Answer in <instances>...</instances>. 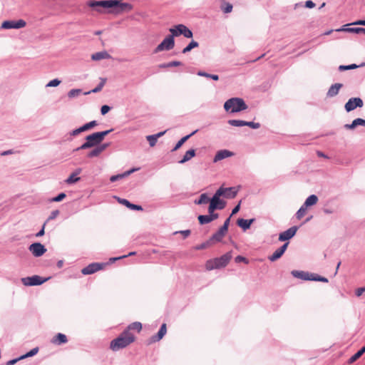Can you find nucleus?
Listing matches in <instances>:
<instances>
[{"label": "nucleus", "instance_id": "338daca9", "mask_svg": "<svg viewBox=\"0 0 365 365\" xmlns=\"http://www.w3.org/2000/svg\"><path fill=\"white\" fill-rule=\"evenodd\" d=\"M209 215L210 217L212 219V221L218 218L219 216L217 213H214V212L212 214H210Z\"/></svg>", "mask_w": 365, "mask_h": 365}, {"label": "nucleus", "instance_id": "0eeeda50", "mask_svg": "<svg viewBox=\"0 0 365 365\" xmlns=\"http://www.w3.org/2000/svg\"><path fill=\"white\" fill-rule=\"evenodd\" d=\"M171 35L174 38L175 36H179L180 35H183L186 38H192V32L185 25L183 24H178L173 28L169 29Z\"/></svg>", "mask_w": 365, "mask_h": 365}, {"label": "nucleus", "instance_id": "9d476101", "mask_svg": "<svg viewBox=\"0 0 365 365\" xmlns=\"http://www.w3.org/2000/svg\"><path fill=\"white\" fill-rule=\"evenodd\" d=\"M26 25V23L23 19L18 21H5L1 24V28L4 29H21L25 27Z\"/></svg>", "mask_w": 365, "mask_h": 365}, {"label": "nucleus", "instance_id": "37998d69", "mask_svg": "<svg viewBox=\"0 0 365 365\" xmlns=\"http://www.w3.org/2000/svg\"><path fill=\"white\" fill-rule=\"evenodd\" d=\"M38 347L34 348L33 349H31L30 351H29L25 355L21 356L19 358V359H25V358H27V357L33 356L35 354H36L38 353Z\"/></svg>", "mask_w": 365, "mask_h": 365}, {"label": "nucleus", "instance_id": "473e14b6", "mask_svg": "<svg viewBox=\"0 0 365 365\" xmlns=\"http://www.w3.org/2000/svg\"><path fill=\"white\" fill-rule=\"evenodd\" d=\"M207 202L210 203V199L208 197L207 193L201 194L200 198L195 200V203L197 205L207 204Z\"/></svg>", "mask_w": 365, "mask_h": 365}, {"label": "nucleus", "instance_id": "2f4dec72", "mask_svg": "<svg viewBox=\"0 0 365 365\" xmlns=\"http://www.w3.org/2000/svg\"><path fill=\"white\" fill-rule=\"evenodd\" d=\"M232 5L230 3L227 2L225 0L222 1L220 9L224 13L228 14L232 12Z\"/></svg>", "mask_w": 365, "mask_h": 365}, {"label": "nucleus", "instance_id": "2eb2a0df", "mask_svg": "<svg viewBox=\"0 0 365 365\" xmlns=\"http://www.w3.org/2000/svg\"><path fill=\"white\" fill-rule=\"evenodd\" d=\"M297 230V227H292L287 230L282 232L279 235V241H286L289 239H291L292 237L294 236Z\"/></svg>", "mask_w": 365, "mask_h": 365}, {"label": "nucleus", "instance_id": "13d9d810", "mask_svg": "<svg viewBox=\"0 0 365 365\" xmlns=\"http://www.w3.org/2000/svg\"><path fill=\"white\" fill-rule=\"evenodd\" d=\"M364 292H365V288H364V287L358 288L356 290V295L357 297H360Z\"/></svg>", "mask_w": 365, "mask_h": 365}, {"label": "nucleus", "instance_id": "4d7b16f0", "mask_svg": "<svg viewBox=\"0 0 365 365\" xmlns=\"http://www.w3.org/2000/svg\"><path fill=\"white\" fill-rule=\"evenodd\" d=\"M230 217H228L224 222V225L221 227V228L223 230H225L227 232V230H228V226H229V224H230Z\"/></svg>", "mask_w": 365, "mask_h": 365}, {"label": "nucleus", "instance_id": "c85d7f7f", "mask_svg": "<svg viewBox=\"0 0 365 365\" xmlns=\"http://www.w3.org/2000/svg\"><path fill=\"white\" fill-rule=\"evenodd\" d=\"M81 171V169L76 170L75 173H72L66 180V182L67 184H72L74 182H76L80 180L79 177H76L77 175H78Z\"/></svg>", "mask_w": 365, "mask_h": 365}, {"label": "nucleus", "instance_id": "423d86ee", "mask_svg": "<svg viewBox=\"0 0 365 365\" xmlns=\"http://www.w3.org/2000/svg\"><path fill=\"white\" fill-rule=\"evenodd\" d=\"M222 190H217L213 197L210 199V203L208 207L209 214H212L215 210H222L226 202L220 200V197L222 196Z\"/></svg>", "mask_w": 365, "mask_h": 365}, {"label": "nucleus", "instance_id": "6ab92c4d", "mask_svg": "<svg viewBox=\"0 0 365 365\" xmlns=\"http://www.w3.org/2000/svg\"><path fill=\"white\" fill-rule=\"evenodd\" d=\"M108 146V144H102L99 146L96 147L93 150H92L91 152H89L87 155L88 158H94L97 157L101 155V153L104 151L107 147Z\"/></svg>", "mask_w": 365, "mask_h": 365}, {"label": "nucleus", "instance_id": "6e6d98bb", "mask_svg": "<svg viewBox=\"0 0 365 365\" xmlns=\"http://www.w3.org/2000/svg\"><path fill=\"white\" fill-rule=\"evenodd\" d=\"M59 215V211L58 210L52 211L50 216L48 218V220H51L55 219Z\"/></svg>", "mask_w": 365, "mask_h": 365}, {"label": "nucleus", "instance_id": "dca6fc26", "mask_svg": "<svg viewBox=\"0 0 365 365\" xmlns=\"http://www.w3.org/2000/svg\"><path fill=\"white\" fill-rule=\"evenodd\" d=\"M289 242L284 243L281 247L275 250V252L272 255L269 256L268 259L272 262L276 261L277 259H279L286 251Z\"/></svg>", "mask_w": 365, "mask_h": 365}, {"label": "nucleus", "instance_id": "ddd939ff", "mask_svg": "<svg viewBox=\"0 0 365 365\" xmlns=\"http://www.w3.org/2000/svg\"><path fill=\"white\" fill-rule=\"evenodd\" d=\"M167 332L166 324H163L156 335L151 336L147 340V344L150 345L161 340Z\"/></svg>", "mask_w": 365, "mask_h": 365}, {"label": "nucleus", "instance_id": "ea45409f", "mask_svg": "<svg viewBox=\"0 0 365 365\" xmlns=\"http://www.w3.org/2000/svg\"><path fill=\"white\" fill-rule=\"evenodd\" d=\"M198 220L201 225L207 224L212 222V219L210 217V215H199Z\"/></svg>", "mask_w": 365, "mask_h": 365}, {"label": "nucleus", "instance_id": "39448f33", "mask_svg": "<svg viewBox=\"0 0 365 365\" xmlns=\"http://www.w3.org/2000/svg\"><path fill=\"white\" fill-rule=\"evenodd\" d=\"M224 108L227 111L230 110L231 113H237L246 110L247 108V106L242 98H232L225 103Z\"/></svg>", "mask_w": 365, "mask_h": 365}, {"label": "nucleus", "instance_id": "4be33fe9", "mask_svg": "<svg viewBox=\"0 0 365 365\" xmlns=\"http://www.w3.org/2000/svg\"><path fill=\"white\" fill-rule=\"evenodd\" d=\"M227 231L223 230L221 227L220 230L210 237V241L214 244L217 242H220L222 238L225 236Z\"/></svg>", "mask_w": 365, "mask_h": 365}, {"label": "nucleus", "instance_id": "cd10ccee", "mask_svg": "<svg viewBox=\"0 0 365 365\" xmlns=\"http://www.w3.org/2000/svg\"><path fill=\"white\" fill-rule=\"evenodd\" d=\"M119 202L121 204L125 205L127 207H128V208H130L131 210H143V207L140 205H137L132 204L128 200H127L125 199L119 200Z\"/></svg>", "mask_w": 365, "mask_h": 365}, {"label": "nucleus", "instance_id": "680f3d73", "mask_svg": "<svg viewBox=\"0 0 365 365\" xmlns=\"http://www.w3.org/2000/svg\"><path fill=\"white\" fill-rule=\"evenodd\" d=\"M240 208V202L234 207V209L232 211L231 215L237 214L239 212Z\"/></svg>", "mask_w": 365, "mask_h": 365}, {"label": "nucleus", "instance_id": "f704fd0d", "mask_svg": "<svg viewBox=\"0 0 365 365\" xmlns=\"http://www.w3.org/2000/svg\"><path fill=\"white\" fill-rule=\"evenodd\" d=\"M182 65V63L180 61H174L166 63H161L158 65V68H167L173 66H178Z\"/></svg>", "mask_w": 365, "mask_h": 365}, {"label": "nucleus", "instance_id": "e433bc0d", "mask_svg": "<svg viewBox=\"0 0 365 365\" xmlns=\"http://www.w3.org/2000/svg\"><path fill=\"white\" fill-rule=\"evenodd\" d=\"M133 171V170H129V171L125 172L123 174L113 175V176L110 177V180L111 182H115V181H116L118 180L122 179L124 177L129 175Z\"/></svg>", "mask_w": 365, "mask_h": 365}, {"label": "nucleus", "instance_id": "a211bd4d", "mask_svg": "<svg viewBox=\"0 0 365 365\" xmlns=\"http://www.w3.org/2000/svg\"><path fill=\"white\" fill-rule=\"evenodd\" d=\"M292 274L297 278L304 279V280H312L314 274L309 273L304 271H292Z\"/></svg>", "mask_w": 365, "mask_h": 365}, {"label": "nucleus", "instance_id": "1a4fd4ad", "mask_svg": "<svg viewBox=\"0 0 365 365\" xmlns=\"http://www.w3.org/2000/svg\"><path fill=\"white\" fill-rule=\"evenodd\" d=\"M48 279H42L40 276L34 275L32 277H24L21 282L25 286L40 285L47 281Z\"/></svg>", "mask_w": 365, "mask_h": 365}, {"label": "nucleus", "instance_id": "5701e85b", "mask_svg": "<svg viewBox=\"0 0 365 365\" xmlns=\"http://www.w3.org/2000/svg\"><path fill=\"white\" fill-rule=\"evenodd\" d=\"M358 125L365 126V120L362 118H356L354 120L351 124H346L344 128L348 130H353Z\"/></svg>", "mask_w": 365, "mask_h": 365}, {"label": "nucleus", "instance_id": "3c124183", "mask_svg": "<svg viewBox=\"0 0 365 365\" xmlns=\"http://www.w3.org/2000/svg\"><path fill=\"white\" fill-rule=\"evenodd\" d=\"M66 194L62 192V193H60L58 195H57L56 197H53L52 199V201L53 202H60L61 200H63L65 197H66Z\"/></svg>", "mask_w": 365, "mask_h": 365}, {"label": "nucleus", "instance_id": "4468645a", "mask_svg": "<svg viewBox=\"0 0 365 365\" xmlns=\"http://www.w3.org/2000/svg\"><path fill=\"white\" fill-rule=\"evenodd\" d=\"M29 250L35 257L42 256L46 252V249L44 246L38 242L31 245L29 246Z\"/></svg>", "mask_w": 365, "mask_h": 365}, {"label": "nucleus", "instance_id": "a19ab883", "mask_svg": "<svg viewBox=\"0 0 365 365\" xmlns=\"http://www.w3.org/2000/svg\"><path fill=\"white\" fill-rule=\"evenodd\" d=\"M228 123L232 126L240 127L245 126L246 125V121L240 120H230Z\"/></svg>", "mask_w": 365, "mask_h": 365}, {"label": "nucleus", "instance_id": "58836bf2", "mask_svg": "<svg viewBox=\"0 0 365 365\" xmlns=\"http://www.w3.org/2000/svg\"><path fill=\"white\" fill-rule=\"evenodd\" d=\"M307 207L304 205L297 212L296 217L298 220H301L307 213Z\"/></svg>", "mask_w": 365, "mask_h": 365}, {"label": "nucleus", "instance_id": "a878e982", "mask_svg": "<svg viewBox=\"0 0 365 365\" xmlns=\"http://www.w3.org/2000/svg\"><path fill=\"white\" fill-rule=\"evenodd\" d=\"M111 56L109 53H108L106 51H101V52H97L93 53L91 56V58L93 61H99L101 59H108L110 58Z\"/></svg>", "mask_w": 365, "mask_h": 365}, {"label": "nucleus", "instance_id": "7ed1b4c3", "mask_svg": "<svg viewBox=\"0 0 365 365\" xmlns=\"http://www.w3.org/2000/svg\"><path fill=\"white\" fill-rule=\"evenodd\" d=\"M112 130H108L102 132L93 133L86 136V142L81 145V146H80L79 148H76V150H85L98 145L103 140L104 138Z\"/></svg>", "mask_w": 365, "mask_h": 365}, {"label": "nucleus", "instance_id": "09e8293b", "mask_svg": "<svg viewBox=\"0 0 365 365\" xmlns=\"http://www.w3.org/2000/svg\"><path fill=\"white\" fill-rule=\"evenodd\" d=\"M312 280L313 281H319V282H328V279L326 277H321V276H319L315 274H314V275H313Z\"/></svg>", "mask_w": 365, "mask_h": 365}, {"label": "nucleus", "instance_id": "c756f323", "mask_svg": "<svg viewBox=\"0 0 365 365\" xmlns=\"http://www.w3.org/2000/svg\"><path fill=\"white\" fill-rule=\"evenodd\" d=\"M317 202H318L317 196L315 195H312L307 198V200H305V202L304 203V205L307 207L316 205L317 203Z\"/></svg>", "mask_w": 365, "mask_h": 365}, {"label": "nucleus", "instance_id": "72a5a7b5", "mask_svg": "<svg viewBox=\"0 0 365 365\" xmlns=\"http://www.w3.org/2000/svg\"><path fill=\"white\" fill-rule=\"evenodd\" d=\"M365 353V349H364L363 347L359 350L355 354H354L349 359V364H352L354 363V361H356L358 359H359L362 355L363 354Z\"/></svg>", "mask_w": 365, "mask_h": 365}, {"label": "nucleus", "instance_id": "f03ea898", "mask_svg": "<svg viewBox=\"0 0 365 365\" xmlns=\"http://www.w3.org/2000/svg\"><path fill=\"white\" fill-rule=\"evenodd\" d=\"M87 5L92 8H96V11L101 12L98 7L103 9H113L117 13L123 11H130L133 6L128 3H123L120 0H105V1H89Z\"/></svg>", "mask_w": 365, "mask_h": 365}, {"label": "nucleus", "instance_id": "6e6552de", "mask_svg": "<svg viewBox=\"0 0 365 365\" xmlns=\"http://www.w3.org/2000/svg\"><path fill=\"white\" fill-rule=\"evenodd\" d=\"M175 46L174 38L172 35L168 36L164 40L155 48L154 52L158 53L163 51H170Z\"/></svg>", "mask_w": 365, "mask_h": 365}, {"label": "nucleus", "instance_id": "c03bdc74", "mask_svg": "<svg viewBox=\"0 0 365 365\" xmlns=\"http://www.w3.org/2000/svg\"><path fill=\"white\" fill-rule=\"evenodd\" d=\"M146 139L149 142V144L151 147H154L158 140V138L154 135H148Z\"/></svg>", "mask_w": 365, "mask_h": 365}, {"label": "nucleus", "instance_id": "b1692460", "mask_svg": "<svg viewBox=\"0 0 365 365\" xmlns=\"http://www.w3.org/2000/svg\"><path fill=\"white\" fill-rule=\"evenodd\" d=\"M255 221V219L250 220H245V219H238L237 221V224L239 227H240L244 230H246L250 227L251 224Z\"/></svg>", "mask_w": 365, "mask_h": 365}, {"label": "nucleus", "instance_id": "774afa93", "mask_svg": "<svg viewBox=\"0 0 365 365\" xmlns=\"http://www.w3.org/2000/svg\"><path fill=\"white\" fill-rule=\"evenodd\" d=\"M181 233L184 235L185 237H187L190 235V231L189 230L182 231Z\"/></svg>", "mask_w": 365, "mask_h": 365}, {"label": "nucleus", "instance_id": "79ce46f5", "mask_svg": "<svg viewBox=\"0 0 365 365\" xmlns=\"http://www.w3.org/2000/svg\"><path fill=\"white\" fill-rule=\"evenodd\" d=\"M358 67H359V66H358L355 63H353V64H351L349 66L341 65L339 66V70L340 71H346V70L355 69V68H357Z\"/></svg>", "mask_w": 365, "mask_h": 365}, {"label": "nucleus", "instance_id": "0e129e2a", "mask_svg": "<svg viewBox=\"0 0 365 365\" xmlns=\"http://www.w3.org/2000/svg\"><path fill=\"white\" fill-rule=\"evenodd\" d=\"M351 25H361L365 26V20H358L352 24Z\"/></svg>", "mask_w": 365, "mask_h": 365}, {"label": "nucleus", "instance_id": "f257e3e1", "mask_svg": "<svg viewBox=\"0 0 365 365\" xmlns=\"http://www.w3.org/2000/svg\"><path fill=\"white\" fill-rule=\"evenodd\" d=\"M143 329L142 324L135 322L130 324L119 336L110 343V349L113 351L128 347L136 340L133 331L140 333Z\"/></svg>", "mask_w": 365, "mask_h": 365}, {"label": "nucleus", "instance_id": "69168bd1", "mask_svg": "<svg viewBox=\"0 0 365 365\" xmlns=\"http://www.w3.org/2000/svg\"><path fill=\"white\" fill-rule=\"evenodd\" d=\"M90 129H91V128L90 127L89 123H88L83 125V126H81V130H83V132L88 130Z\"/></svg>", "mask_w": 365, "mask_h": 365}, {"label": "nucleus", "instance_id": "4c0bfd02", "mask_svg": "<svg viewBox=\"0 0 365 365\" xmlns=\"http://www.w3.org/2000/svg\"><path fill=\"white\" fill-rule=\"evenodd\" d=\"M199 46L198 43L195 41H192L185 48L182 50V53H186L190 51L192 48H197Z\"/></svg>", "mask_w": 365, "mask_h": 365}, {"label": "nucleus", "instance_id": "bf43d9fd", "mask_svg": "<svg viewBox=\"0 0 365 365\" xmlns=\"http://www.w3.org/2000/svg\"><path fill=\"white\" fill-rule=\"evenodd\" d=\"M305 6L307 8L312 9L315 6V4L313 1L309 0L306 1Z\"/></svg>", "mask_w": 365, "mask_h": 365}, {"label": "nucleus", "instance_id": "c9c22d12", "mask_svg": "<svg viewBox=\"0 0 365 365\" xmlns=\"http://www.w3.org/2000/svg\"><path fill=\"white\" fill-rule=\"evenodd\" d=\"M339 31H348L350 33H355V34L363 33L365 34V29L361 28V27L341 29H339Z\"/></svg>", "mask_w": 365, "mask_h": 365}, {"label": "nucleus", "instance_id": "aec40b11", "mask_svg": "<svg viewBox=\"0 0 365 365\" xmlns=\"http://www.w3.org/2000/svg\"><path fill=\"white\" fill-rule=\"evenodd\" d=\"M217 190H222V196H225L227 198H234L237 192L235 187H220Z\"/></svg>", "mask_w": 365, "mask_h": 365}, {"label": "nucleus", "instance_id": "a18cd8bd", "mask_svg": "<svg viewBox=\"0 0 365 365\" xmlns=\"http://www.w3.org/2000/svg\"><path fill=\"white\" fill-rule=\"evenodd\" d=\"M106 82V78H101L100 84L96 88L93 89L91 92L98 93V92L101 91L102 90L103 87L104 86Z\"/></svg>", "mask_w": 365, "mask_h": 365}, {"label": "nucleus", "instance_id": "bb28decb", "mask_svg": "<svg viewBox=\"0 0 365 365\" xmlns=\"http://www.w3.org/2000/svg\"><path fill=\"white\" fill-rule=\"evenodd\" d=\"M195 156V150L194 149H190L187 150L185 154L184 155L182 160L179 161L180 163L183 164L186 163L187 161L192 159L193 157Z\"/></svg>", "mask_w": 365, "mask_h": 365}, {"label": "nucleus", "instance_id": "20e7f679", "mask_svg": "<svg viewBox=\"0 0 365 365\" xmlns=\"http://www.w3.org/2000/svg\"><path fill=\"white\" fill-rule=\"evenodd\" d=\"M232 257V252H228L220 257L210 259L205 262V269L210 271L215 269L223 268L227 266Z\"/></svg>", "mask_w": 365, "mask_h": 365}, {"label": "nucleus", "instance_id": "49530a36", "mask_svg": "<svg viewBox=\"0 0 365 365\" xmlns=\"http://www.w3.org/2000/svg\"><path fill=\"white\" fill-rule=\"evenodd\" d=\"M212 244L213 243L212 242V241H210V239L208 241L197 246V250L206 249V248L209 247L210 246H211Z\"/></svg>", "mask_w": 365, "mask_h": 365}, {"label": "nucleus", "instance_id": "052dcab7", "mask_svg": "<svg viewBox=\"0 0 365 365\" xmlns=\"http://www.w3.org/2000/svg\"><path fill=\"white\" fill-rule=\"evenodd\" d=\"M82 132H83V130H81V127H80L79 128L73 130L72 131V133H71V135H73V136H76V135L80 134Z\"/></svg>", "mask_w": 365, "mask_h": 365}, {"label": "nucleus", "instance_id": "e2e57ef3", "mask_svg": "<svg viewBox=\"0 0 365 365\" xmlns=\"http://www.w3.org/2000/svg\"><path fill=\"white\" fill-rule=\"evenodd\" d=\"M45 226H46V222L43 224L42 229L36 235V237H41L44 235Z\"/></svg>", "mask_w": 365, "mask_h": 365}, {"label": "nucleus", "instance_id": "de8ad7c7", "mask_svg": "<svg viewBox=\"0 0 365 365\" xmlns=\"http://www.w3.org/2000/svg\"><path fill=\"white\" fill-rule=\"evenodd\" d=\"M81 92V91L80 89H72L68 92V96L69 98H73L79 95Z\"/></svg>", "mask_w": 365, "mask_h": 365}, {"label": "nucleus", "instance_id": "f8f14e48", "mask_svg": "<svg viewBox=\"0 0 365 365\" xmlns=\"http://www.w3.org/2000/svg\"><path fill=\"white\" fill-rule=\"evenodd\" d=\"M104 267L103 264L101 263H91L86 266V267L83 268L81 270V273L84 275L91 274L97 271H99L102 269Z\"/></svg>", "mask_w": 365, "mask_h": 365}, {"label": "nucleus", "instance_id": "8fccbe9b", "mask_svg": "<svg viewBox=\"0 0 365 365\" xmlns=\"http://www.w3.org/2000/svg\"><path fill=\"white\" fill-rule=\"evenodd\" d=\"M61 83V81L58 79H53L48 83L46 85L47 87H56L58 86Z\"/></svg>", "mask_w": 365, "mask_h": 365}, {"label": "nucleus", "instance_id": "412c9836", "mask_svg": "<svg viewBox=\"0 0 365 365\" xmlns=\"http://www.w3.org/2000/svg\"><path fill=\"white\" fill-rule=\"evenodd\" d=\"M51 343L56 345L66 344L68 341L67 337L65 334L58 333L52 339Z\"/></svg>", "mask_w": 365, "mask_h": 365}, {"label": "nucleus", "instance_id": "864d4df0", "mask_svg": "<svg viewBox=\"0 0 365 365\" xmlns=\"http://www.w3.org/2000/svg\"><path fill=\"white\" fill-rule=\"evenodd\" d=\"M235 261L237 262V263H240V262H245L246 264L248 263V260L247 259H246L245 257H242V256H237L235 259Z\"/></svg>", "mask_w": 365, "mask_h": 365}, {"label": "nucleus", "instance_id": "603ef678", "mask_svg": "<svg viewBox=\"0 0 365 365\" xmlns=\"http://www.w3.org/2000/svg\"><path fill=\"white\" fill-rule=\"evenodd\" d=\"M252 128L257 129L260 127V124L259 123H254V122H247L246 121V125Z\"/></svg>", "mask_w": 365, "mask_h": 365}, {"label": "nucleus", "instance_id": "393cba45", "mask_svg": "<svg viewBox=\"0 0 365 365\" xmlns=\"http://www.w3.org/2000/svg\"><path fill=\"white\" fill-rule=\"evenodd\" d=\"M342 86L343 85L341 83H335L332 85L327 92V96L334 97L336 96Z\"/></svg>", "mask_w": 365, "mask_h": 365}, {"label": "nucleus", "instance_id": "f3484780", "mask_svg": "<svg viewBox=\"0 0 365 365\" xmlns=\"http://www.w3.org/2000/svg\"><path fill=\"white\" fill-rule=\"evenodd\" d=\"M234 154L231 151H229L227 150H219L218 152H217L214 159H213V162L214 163H217L220 160H222L225 158H229V157H231Z\"/></svg>", "mask_w": 365, "mask_h": 365}, {"label": "nucleus", "instance_id": "5fc2aeb1", "mask_svg": "<svg viewBox=\"0 0 365 365\" xmlns=\"http://www.w3.org/2000/svg\"><path fill=\"white\" fill-rule=\"evenodd\" d=\"M110 110V107L107 106V105H104L101 107V114L102 115H106L107 113H108Z\"/></svg>", "mask_w": 365, "mask_h": 365}, {"label": "nucleus", "instance_id": "9b49d317", "mask_svg": "<svg viewBox=\"0 0 365 365\" xmlns=\"http://www.w3.org/2000/svg\"><path fill=\"white\" fill-rule=\"evenodd\" d=\"M363 106V101L360 98H351L346 103L344 108L347 112H350L356 108H361Z\"/></svg>", "mask_w": 365, "mask_h": 365}, {"label": "nucleus", "instance_id": "7c9ffc66", "mask_svg": "<svg viewBox=\"0 0 365 365\" xmlns=\"http://www.w3.org/2000/svg\"><path fill=\"white\" fill-rule=\"evenodd\" d=\"M197 130L193 131L190 135H187L183 138H182L175 145V148L173 149V151H175L178 150L192 135H194Z\"/></svg>", "mask_w": 365, "mask_h": 365}]
</instances>
